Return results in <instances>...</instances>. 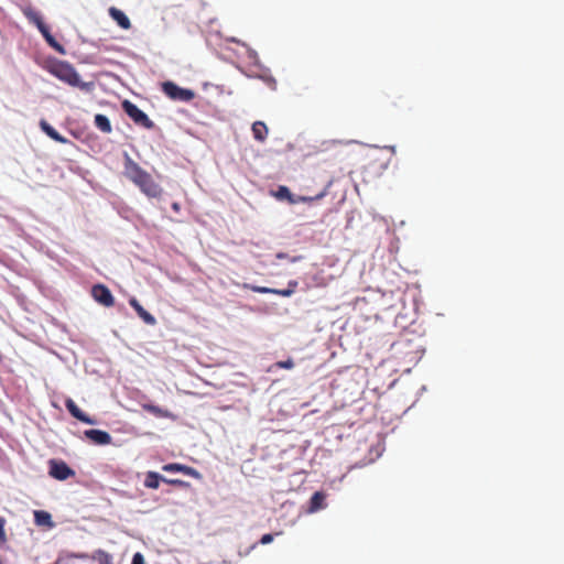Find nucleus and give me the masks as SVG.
Wrapping results in <instances>:
<instances>
[{
	"label": "nucleus",
	"mask_w": 564,
	"mask_h": 564,
	"mask_svg": "<svg viewBox=\"0 0 564 564\" xmlns=\"http://www.w3.org/2000/svg\"><path fill=\"white\" fill-rule=\"evenodd\" d=\"M85 436L98 445H108L111 443V436L108 432L101 430H87Z\"/></svg>",
	"instance_id": "obj_12"
},
{
	"label": "nucleus",
	"mask_w": 564,
	"mask_h": 564,
	"mask_svg": "<svg viewBox=\"0 0 564 564\" xmlns=\"http://www.w3.org/2000/svg\"><path fill=\"white\" fill-rule=\"evenodd\" d=\"M163 481L169 484V485L176 486V487L188 486V484L186 481L181 480V479H166V478H164Z\"/></svg>",
	"instance_id": "obj_24"
},
{
	"label": "nucleus",
	"mask_w": 564,
	"mask_h": 564,
	"mask_svg": "<svg viewBox=\"0 0 564 564\" xmlns=\"http://www.w3.org/2000/svg\"><path fill=\"white\" fill-rule=\"evenodd\" d=\"M326 195V191L318 193L315 196H296L295 204L297 203H312L314 200L321 199Z\"/></svg>",
	"instance_id": "obj_23"
},
{
	"label": "nucleus",
	"mask_w": 564,
	"mask_h": 564,
	"mask_svg": "<svg viewBox=\"0 0 564 564\" xmlns=\"http://www.w3.org/2000/svg\"><path fill=\"white\" fill-rule=\"evenodd\" d=\"M173 208H174L175 210H177V209H178V205H177L176 203H174V204H173Z\"/></svg>",
	"instance_id": "obj_29"
},
{
	"label": "nucleus",
	"mask_w": 564,
	"mask_h": 564,
	"mask_svg": "<svg viewBox=\"0 0 564 564\" xmlns=\"http://www.w3.org/2000/svg\"><path fill=\"white\" fill-rule=\"evenodd\" d=\"M108 12L120 28L123 30H129L131 28L130 19L124 14V12L115 7L109 8Z\"/></svg>",
	"instance_id": "obj_14"
},
{
	"label": "nucleus",
	"mask_w": 564,
	"mask_h": 564,
	"mask_svg": "<svg viewBox=\"0 0 564 564\" xmlns=\"http://www.w3.org/2000/svg\"><path fill=\"white\" fill-rule=\"evenodd\" d=\"M253 138L260 142H263L268 137V127L262 121H256L252 124Z\"/></svg>",
	"instance_id": "obj_17"
},
{
	"label": "nucleus",
	"mask_w": 564,
	"mask_h": 564,
	"mask_svg": "<svg viewBox=\"0 0 564 564\" xmlns=\"http://www.w3.org/2000/svg\"><path fill=\"white\" fill-rule=\"evenodd\" d=\"M48 475L56 480H66L75 476V470L72 469L64 460L52 458L48 460Z\"/></svg>",
	"instance_id": "obj_6"
},
{
	"label": "nucleus",
	"mask_w": 564,
	"mask_h": 564,
	"mask_svg": "<svg viewBox=\"0 0 564 564\" xmlns=\"http://www.w3.org/2000/svg\"><path fill=\"white\" fill-rule=\"evenodd\" d=\"M143 409L147 412H149L155 416H159V417H170L171 416V414L167 410H163L160 406L154 405V404H144Z\"/></svg>",
	"instance_id": "obj_22"
},
{
	"label": "nucleus",
	"mask_w": 564,
	"mask_h": 564,
	"mask_svg": "<svg viewBox=\"0 0 564 564\" xmlns=\"http://www.w3.org/2000/svg\"><path fill=\"white\" fill-rule=\"evenodd\" d=\"M34 519L36 524L39 525H48L51 527L52 523V517L48 512L40 510L34 512Z\"/></svg>",
	"instance_id": "obj_21"
},
{
	"label": "nucleus",
	"mask_w": 564,
	"mask_h": 564,
	"mask_svg": "<svg viewBox=\"0 0 564 564\" xmlns=\"http://www.w3.org/2000/svg\"><path fill=\"white\" fill-rule=\"evenodd\" d=\"M274 197L279 200H288L290 204H295V195L291 193L289 187L281 185L278 187L276 192H274Z\"/></svg>",
	"instance_id": "obj_19"
},
{
	"label": "nucleus",
	"mask_w": 564,
	"mask_h": 564,
	"mask_svg": "<svg viewBox=\"0 0 564 564\" xmlns=\"http://www.w3.org/2000/svg\"><path fill=\"white\" fill-rule=\"evenodd\" d=\"M276 366L279 368H284V369H292L294 367V362L292 359H288L285 361H279L276 362Z\"/></svg>",
	"instance_id": "obj_26"
},
{
	"label": "nucleus",
	"mask_w": 564,
	"mask_h": 564,
	"mask_svg": "<svg viewBox=\"0 0 564 564\" xmlns=\"http://www.w3.org/2000/svg\"><path fill=\"white\" fill-rule=\"evenodd\" d=\"M93 299L105 307H111L115 304V297L110 290L104 284H95L91 288Z\"/></svg>",
	"instance_id": "obj_9"
},
{
	"label": "nucleus",
	"mask_w": 564,
	"mask_h": 564,
	"mask_svg": "<svg viewBox=\"0 0 564 564\" xmlns=\"http://www.w3.org/2000/svg\"><path fill=\"white\" fill-rule=\"evenodd\" d=\"M122 108L128 117L138 126L152 129L154 128V122L148 117L145 112H143L137 105L129 100H124L122 102Z\"/></svg>",
	"instance_id": "obj_4"
},
{
	"label": "nucleus",
	"mask_w": 564,
	"mask_h": 564,
	"mask_svg": "<svg viewBox=\"0 0 564 564\" xmlns=\"http://www.w3.org/2000/svg\"><path fill=\"white\" fill-rule=\"evenodd\" d=\"M94 122L95 126L104 133H110L112 131L111 123L105 115L97 113Z\"/></svg>",
	"instance_id": "obj_20"
},
{
	"label": "nucleus",
	"mask_w": 564,
	"mask_h": 564,
	"mask_svg": "<svg viewBox=\"0 0 564 564\" xmlns=\"http://www.w3.org/2000/svg\"><path fill=\"white\" fill-rule=\"evenodd\" d=\"M123 174L148 197L158 198L162 195V187L153 180L151 174L143 170L128 154L124 155Z\"/></svg>",
	"instance_id": "obj_1"
},
{
	"label": "nucleus",
	"mask_w": 564,
	"mask_h": 564,
	"mask_svg": "<svg viewBox=\"0 0 564 564\" xmlns=\"http://www.w3.org/2000/svg\"><path fill=\"white\" fill-rule=\"evenodd\" d=\"M40 127L43 132H45L51 139L59 143H68L69 140L58 133L46 120L42 119L40 121Z\"/></svg>",
	"instance_id": "obj_15"
},
{
	"label": "nucleus",
	"mask_w": 564,
	"mask_h": 564,
	"mask_svg": "<svg viewBox=\"0 0 564 564\" xmlns=\"http://www.w3.org/2000/svg\"><path fill=\"white\" fill-rule=\"evenodd\" d=\"M273 541V535L270 533L263 534L260 539L261 544H269Z\"/></svg>",
	"instance_id": "obj_28"
},
{
	"label": "nucleus",
	"mask_w": 564,
	"mask_h": 564,
	"mask_svg": "<svg viewBox=\"0 0 564 564\" xmlns=\"http://www.w3.org/2000/svg\"><path fill=\"white\" fill-rule=\"evenodd\" d=\"M65 406L68 410V412L78 421L86 423V424H95L96 421L93 420L90 416H88L86 413H84L78 405L74 402L73 399L68 398L65 401Z\"/></svg>",
	"instance_id": "obj_11"
},
{
	"label": "nucleus",
	"mask_w": 564,
	"mask_h": 564,
	"mask_svg": "<svg viewBox=\"0 0 564 564\" xmlns=\"http://www.w3.org/2000/svg\"><path fill=\"white\" fill-rule=\"evenodd\" d=\"M297 286V282L296 281H290L289 282V288L288 289H283V290H280V289H272V288H267V286H257V285H250V284H243V288L245 289H249L256 293H261V294H276V295H280V296H284V297H288V296H291L294 292H295V289Z\"/></svg>",
	"instance_id": "obj_8"
},
{
	"label": "nucleus",
	"mask_w": 564,
	"mask_h": 564,
	"mask_svg": "<svg viewBox=\"0 0 564 564\" xmlns=\"http://www.w3.org/2000/svg\"><path fill=\"white\" fill-rule=\"evenodd\" d=\"M129 304L137 312L138 316L148 325H154L156 323L155 317L143 308L135 297L129 300Z\"/></svg>",
	"instance_id": "obj_13"
},
{
	"label": "nucleus",
	"mask_w": 564,
	"mask_h": 564,
	"mask_svg": "<svg viewBox=\"0 0 564 564\" xmlns=\"http://www.w3.org/2000/svg\"><path fill=\"white\" fill-rule=\"evenodd\" d=\"M68 557L77 560H90L97 564H113L112 555L101 549L95 550L91 553H70Z\"/></svg>",
	"instance_id": "obj_7"
},
{
	"label": "nucleus",
	"mask_w": 564,
	"mask_h": 564,
	"mask_svg": "<svg viewBox=\"0 0 564 564\" xmlns=\"http://www.w3.org/2000/svg\"><path fill=\"white\" fill-rule=\"evenodd\" d=\"M325 500L326 495L323 491L314 492L310 501V511L316 512L321 509H324L326 507Z\"/></svg>",
	"instance_id": "obj_16"
},
{
	"label": "nucleus",
	"mask_w": 564,
	"mask_h": 564,
	"mask_svg": "<svg viewBox=\"0 0 564 564\" xmlns=\"http://www.w3.org/2000/svg\"><path fill=\"white\" fill-rule=\"evenodd\" d=\"M131 564H144V557L141 553H135L132 557Z\"/></svg>",
	"instance_id": "obj_27"
},
{
	"label": "nucleus",
	"mask_w": 564,
	"mask_h": 564,
	"mask_svg": "<svg viewBox=\"0 0 564 564\" xmlns=\"http://www.w3.org/2000/svg\"><path fill=\"white\" fill-rule=\"evenodd\" d=\"M164 477L155 471H148L144 479V486L150 489H158Z\"/></svg>",
	"instance_id": "obj_18"
},
{
	"label": "nucleus",
	"mask_w": 564,
	"mask_h": 564,
	"mask_svg": "<svg viewBox=\"0 0 564 564\" xmlns=\"http://www.w3.org/2000/svg\"><path fill=\"white\" fill-rule=\"evenodd\" d=\"M46 69L50 74L69 86L80 88L86 87V84L80 83L79 75L75 67L68 62L53 61L46 66Z\"/></svg>",
	"instance_id": "obj_2"
},
{
	"label": "nucleus",
	"mask_w": 564,
	"mask_h": 564,
	"mask_svg": "<svg viewBox=\"0 0 564 564\" xmlns=\"http://www.w3.org/2000/svg\"><path fill=\"white\" fill-rule=\"evenodd\" d=\"M23 14L33 24L36 25L47 44L61 54H65V48L51 34L48 26L44 23L42 15L31 7L23 8Z\"/></svg>",
	"instance_id": "obj_3"
},
{
	"label": "nucleus",
	"mask_w": 564,
	"mask_h": 564,
	"mask_svg": "<svg viewBox=\"0 0 564 564\" xmlns=\"http://www.w3.org/2000/svg\"><path fill=\"white\" fill-rule=\"evenodd\" d=\"M4 524H6L4 519L0 517V545H1L3 542H6V540H7L6 530H4Z\"/></svg>",
	"instance_id": "obj_25"
},
{
	"label": "nucleus",
	"mask_w": 564,
	"mask_h": 564,
	"mask_svg": "<svg viewBox=\"0 0 564 564\" xmlns=\"http://www.w3.org/2000/svg\"><path fill=\"white\" fill-rule=\"evenodd\" d=\"M163 93L173 100L191 101L195 97V93L188 88H182L173 82H165L162 84Z\"/></svg>",
	"instance_id": "obj_5"
},
{
	"label": "nucleus",
	"mask_w": 564,
	"mask_h": 564,
	"mask_svg": "<svg viewBox=\"0 0 564 564\" xmlns=\"http://www.w3.org/2000/svg\"><path fill=\"white\" fill-rule=\"evenodd\" d=\"M162 469L167 473H182L186 476H191L193 478H199L200 474L193 467L178 464V463H170L163 465Z\"/></svg>",
	"instance_id": "obj_10"
}]
</instances>
